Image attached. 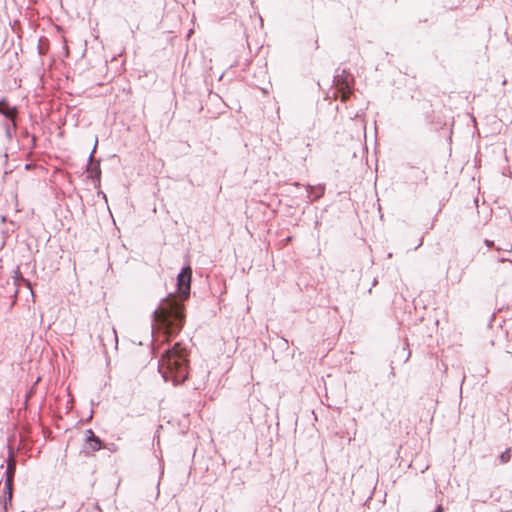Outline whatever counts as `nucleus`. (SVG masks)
<instances>
[{
	"label": "nucleus",
	"instance_id": "nucleus-7",
	"mask_svg": "<svg viewBox=\"0 0 512 512\" xmlns=\"http://www.w3.org/2000/svg\"><path fill=\"white\" fill-rule=\"evenodd\" d=\"M86 441L89 443L93 451H99L102 448V442L98 436L94 434L91 429L85 431Z\"/></svg>",
	"mask_w": 512,
	"mask_h": 512
},
{
	"label": "nucleus",
	"instance_id": "nucleus-8",
	"mask_svg": "<svg viewBox=\"0 0 512 512\" xmlns=\"http://www.w3.org/2000/svg\"><path fill=\"white\" fill-rule=\"evenodd\" d=\"M496 272L499 275L500 280L503 282L509 280L512 278V260L509 262H506V264L501 265L499 268H497Z\"/></svg>",
	"mask_w": 512,
	"mask_h": 512
},
{
	"label": "nucleus",
	"instance_id": "nucleus-14",
	"mask_svg": "<svg viewBox=\"0 0 512 512\" xmlns=\"http://www.w3.org/2000/svg\"><path fill=\"white\" fill-rule=\"evenodd\" d=\"M402 351H403V353L405 354L404 362H407V361L409 360V358H410L411 352H410V350H409L408 348H406V347H403V348H402Z\"/></svg>",
	"mask_w": 512,
	"mask_h": 512
},
{
	"label": "nucleus",
	"instance_id": "nucleus-20",
	"mask_svg": "<svg viewBox=\"0 0 512 512\" xmlns=\"http://www.w3.org/2000/svg\"><path fill=\"white\" fill-rule=\"evenodd\" d=\"M421 245H422V241L420 243H418V245L415 247V249H417Z\"/></svg>",
	"mask_w": 512,
	"mask_h": 512
},
{
	"label": "nucleus",
	"instance_id": "nucleus-18",
	"mask_svg": "<svg viewBox=\"0 0 512 512\" xmlns=\"http://www.w3.org/2000/svg\"><path fill=\"white\" fill-rule=\"evenodd\" d=\"M434 512H443V507L441 505L437 506Z\"/></svg>",
	"mask_w": 512,
	"mask_h": 512
},
{
	"label": "nucleus",
	"instance_id": "nucleus-21",
	"mask_svg": "<svg viewBox=\"0 0 512 512\" xmlns=\"http://www.w3.org/2000/svg\"><path fill=\"white\" fill-rule=\"evenodd\" d=\"M387 257H388V258H391V257H392V253H388V254H387Z\"/></svg>",
	"mask_w": 512,
	"mask_h": 512
},
{
	"label": "nucleus",
	"instance_id": "nucleus-16",
	"mask_svg": "<svg viewBox=\"0 0 512 512\" xmlns=\"http://www.w3.org/2000/svg\"><path fill=\"white\" fill-rule=\"evenodd\" d=\"M111 333H112V335H113V338H114L115 343L117 344L118 339H117V334H116V331H115V329H114V328H112V329H111Z\"/></svg>",
	"mask_w": 512,
	"mask_h": 512
},
{
	"label": "nucleus",
	"instance_id": "nucleus-5",
	"mask_svg": "<svg viewBox=\"0 0 512 512\" xmlns=\"http://www.w3.org/2000/svg\"><path fill=\"white\" fill-rule=\"evenodd\" d=\"M334 82L338 87L339 91L342 92V99L345 100L350 93V75L346 70H337V74L334 76Z\"/></svg>",
	"mask_w": 512,
	"mask_h": 512
},
{
	"label": "nucleus",
	"instance_id": "nucleus-2",
	"mask_svg": "<svg viewBox=\"0 0 512 512\" xmlns=\"http://www.w3.org/2000/svg\"><path fill=\"white\" fill-rule=\"evenodd\" d=\"M153 321L165 326L170 332L179 330L183 325L181 304L175 299H164L152 312Z\"/></svg>",
	"mask_w": 512,
	"mask_h": 512
},
{
	"label": "nucleus",
	"instance_id": "nucleus-15",
	"mask_svg": "<svg viewBox=\"0 0 512 512\" xmlns=\"http://www.w3.org/2000/svg\"><path fill=\"white\" fill-rule=\"evenodd\" d=\"M497 261H498L500 264H502V265L504 264V265H505V264H506V262H509L510 260H509V259H506V258H504V257H498V258H497Z\"/></svg>",
	"mask_w": 512,
	"mask_h": 512
},
{
	"label": "nucleus",
	"instance_id": "nucleus-10",
	"mask_svg": "<svg viewBox=\"0 0 512 512\" xmlns=\"http://www.w3.org/2000/svg\"><path fill=\"white\" fill-rule=\"evenodd\" d=\"M0 113L6 117L7 119H11L14 121L15 119V116L17 114V109L16 107H12V106H9L6 102H5V105L2 106V108L0 109Z\"/></svg>",
	"mask_w": 512,
	"mask_h": 512
},
{
	"label": "nucleus",
	"instance_id": "nucleus-17",
	"mask_svg": "<svg viewBox=\"0 0 512 512\" xmlns=\"http://www.w3.org/2000/svg\"><path fill=\"white\" fill-rule=\"evenodd\" d=\"M485 244L488 248L492 247L494 245V242L493 241H490V240H485Z\"/></svg>",
	"mask_w": 512,
	"mask_h": 512
},
{
	"label": "nucleus",
	"instance_id": "nucleus-12",
	"mask_svg": "<svg viewBox=\"0 0 512 512\" xmlns=\"http://www.w3.org/2000/svg\"><path fill=\"white\" fill-rule=\"evenodd\" d=\"M501 463H507L511 459V450L508 448L500 455Z\"/></svg>",
	"mask_w": 512,
	"mask_h": 512
},
{
	"label": "nucleus",
	"instance_id": "nucleus-3",
	"mask_svg": "<svg viewBox=\"0 0 512 512\" xmlns=\"http://www.w3.org/2000/svg\"><path fill=\"white\" fill-rule=\"evenodd\" d=\"M16 470V462L13 456L9 455L7 460V467L5 471L4 481V508H7V504L11 503L12 500V485L13 478Z\"/></svg>",
	"mask_w": 512,
	"mask_h": 512
},
{
	"label": "nucleus",
	"instance_id": "nucleus-9",
	"mask_svg": "<svg viewBox=\"0 0 512 512\" xmlns=\"http://www.w3.org/2000/svg\"><path fill=\"white\" fill-rule=\"evenodd\" d=\"M306 189H307V193H308L307 197L309 198V201H311V202L319 199L324 194V186L323 185H319L317 187L307 185Z\"/></svg>",
	"mask_w": 512,
	"mask_h": 512
},
{
	"label": "nucleus",
	"instance_id": "nucleus-6",
	"mask_svg": "<svg viewBox=\"0 0 512 512\" xmlns=\"http://www.w3.org/2000/svg\"><path fill=\"white\" fill-rule=\"evenodd\" d=\"M12 279H13V286H14L12 293H13L14 298H16L18 295L20 283H24L27 286V288L30 290L31 295L34 296V292L31 288L30 282L23 278L19 268H16L13 271Z\"/></svg>",
	"mask_w": 512,
	"mask_h": 512
},
{
	"label": "nucleus",
	"instance_id": "nucleus-13",
	"mask_svg": "<svg viewBox=\"0 0 512 512\" xmlns=\"http://www.w3.org/2000/svg\"><path fill=\"white\" fill-rule=\"evenodd\" d=\"M496 249L498 251L503 250L506 252H511L512 251V243H507L504 247H497Z\"/></svg>",
	"mask_w": 512,
	"mask_h": 512
},
{
	"label": "nucleus",
	"instance_id": "nucleus-4",
	"mask_svg": "<svg viewBox=\"0 0 512 512\" xmlns=\"http://www.w3.org/2000/svg\"><path fill=\"white\" fill-rule=\"evenodd\" d=\"M191 268L189 266L182 269L177 276V286L179 293L183 298H187L190 293Z\"/></svg>",
	"mask_w": 512,
	"mask_h": 512
},
{
	"label": "nucleus",
	"instance_id": "nucleus-1",
	"mask_svg": "<svg viewBox=\"0 0 512 512\" xmlns=\"http://www.w3.org/2000/svg\"><path fill=\"white\" fill-rule=\"evenodd\" d=\"M158 370L166 382L171 381L174 385L183 383L188 377L185 348L180 343H175L159 360Z\"/></svg>",
	"mask_w": 512,
	"mask_h": 512
},
{
	"label": "nucleus",
	"instance_id": "nucleus-19",
	"mask_svg": "<svg viewBox=\"0 0 512 512\" xmlns=\"http://www.w3.org/2000/svg\"><path fill=\"white\" fill-rule=\"evenodd\" d=\"M5 102L6 101L4 99L0 100V109L2 108L3 105H5Z\"/></svg>",
	"mask_w": 512,
	"mask_h": 512
},
{
	"label": "nucleus",
	"instance_id": "nucleus-11",
	"mask_svg": "<svg viewBox=\"0 0 512 512\" xmlns=\"http://www.w3.org/2000/svg\"><path fill=\"white\" fill-rule=\"evenodd\" d=\"M97 142H98V141L96 140V141H95V146H94V148H96V146H97ZM93 150H95V149H93ZM93 152H94V151H92V152L90 153L89 158H88L89 166H88L87 172H88V173H90V176H91V177H94V176H95V177L99 178L100 173H101V171H100V167H99V164H98L97 166H95V167H91V165H92V160H93Z\"/></svg>",
	"mask_w": 512,
	"mask_h": 512
}]
</instances>
